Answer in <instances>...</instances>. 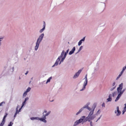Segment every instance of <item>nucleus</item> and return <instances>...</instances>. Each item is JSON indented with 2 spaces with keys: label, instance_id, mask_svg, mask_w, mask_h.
<instances>
[{
  "label": "nucleus",
  "instance_id": "obj_1",
  "mask_svg": "<svg viewBox=\"0 0 126 126\" xmlns=\"http://www.w3.org/2000/svg\"><path fill=\"white\" fill-rule=\"evenodd\" d=\"M69 50V49H67L65 52L64 50L63 51L61 55L59 57L56 62V65H57L58 64H60L63 61L68 53Z\"/></svg>",
  "mask_w": 126,
  "mask_h": 126
},
{
  "label": "nucleus",
  "instance_id": "obj_2",
  "mask_svg": "<svg viewBox=\"0 0 126 126\" xmlns=\"http://www.w3.org/2000/svg\"><path fill=\"white\" fill-rule=\"evenodd\" d=\"M47 111L46 110H45L44 112L43 113V116H42V118H39L38 117H32L31 118V120H34L36 119L40 120L42 121V122L45 123H46L47 122L46 121V116H48L50 113V111H49L47 112Z\"/></svg>",
  "mask_w": 126,
  "mask_h": 126
},
{
  "label": "nucleus",
  "instance_id": "obj_3",
  "mask_svg": "<svg viewBox=\"0 0 126 126\" xmlns=\"http://www.w3.org/2000/svg\"><path fill=\"white\" fill-rule=\"evenodd\" d=\"M94 111V110H93L90 111L88 116L85 119L84 122H86L87 121L90 122V121L94 119L95 117V116L94 115H93Z\"/></svg>",
  "mask_w": 126,
  "mask_h": 126
},
{
  "label": "nucleus",
  "instance_id": "obj_4",
  "mask_svg": "<svg viewBox=\"0 0 126 126\" xmlns=\"http://www.w3.org/2000/svg\"><path fill=\"white\" fill-rule=\"evenodd\" d=\"M44 36V33L42 34L37 39V42L36 43V45L35 47V50H36L39 46V44L41 41L42 40Z\"/></svg>",
  "mask_w": 126,
  "mask_h": 126
},
{
  "label": "nucleus",
  "instance_id": "obj_5",
  "mask_svg": "<svg viewBox=\"0 0 126 126\" xmlns=\"http://www.w3.org/2000/svg\"><path fill=\"white\" fill-rule=\"evenodd\" d=\"M85 117L84 116L81 117V118L78 120H77L74 123L73 126H76L82 122L85 118Z\"/></svg>",
  "mask_w": 126,
  "mask_h": 126
},
{
  "label": "nucleus",
  "instance_id": "obj_6",
  "mask_svg": "<svg viewBox=\"0 0 126 126\" xmlns=\"http://www.w3.org/2000/svg\"><path fill=\"white\" fill-rule=\"evenodd\" d=\"M123 83H121V84L119 85V87L117 88V91L118 92V93L119 94L121 93H122V94H123V93L124 90H123V91H122V89L123 87Z\"/></svg>",
  "mask_w": 126,
  "mask_h": 126
},
{
  "label": "nucleus",
  "instance_id": "obj_7",
  "mask_svg": "<svg viewBox=\"0 0 126 126\" xmlns=\"http://www.w3.org/2000/svg\"><path fill=\"white\" fill-rule=\"evenodd\" d=\"M85 81L84 82V84L83 85V88L80 90V91H82L85 88V87L86 85H87L88 80L87 79V75H86L85 77Z\"/></svg>",
  "mask_w": 126,
  "mask_h": 126
},
{
  "label": "nucleus",
  "instance_id": "obj_8",
  "mask_svg": "<svg viewBox=\"0 0 126 126\" xmlns=\"http://www.w3.org/2000/svg\"><path fill=\"white\" fill-rule=\"evenodd\" d=\"M81 70H79L78 72L76 73L74 76L73 78H76L78 77L79 75L80 74L81 71Z\"/></svg>",
  "mask_w": 126,
  "mask_h": 126
},
{
  "label": "nucleus",
  "instance_id": "obj_9",
  "mask_svg": "<svg viewBox=\"0 0 126 126\" xmlns=\"http://www.w3.org/2000/svg\"><path fill=\"white\" fill-rule=\"evenodd\" d=\"M117 111H115V113H117V116L119 115L121 113L120 111L119 110V107H117Z\"/></svg>",
  "mask_w": 126,
  "mask_h": 126
},
{
  "label": "nucleus",
  "instance_id": "obj_10",
  "mask_svg": "<svg viewBox=\"0 0 126 126\" xmlns=\"http://www.w3.org/2000/svg\"><path fill=\"white\" fill-rule=\"evenodd\" d=\"M118 94V95L117 97H116V98L115 100V101L116 102L120 98V97L121 95L122 94V93H120Z\"/></svg>",
  "mask_w": 126,
  "mask_h": 126
},
{
  "label": "nucleus",
  "instance_id": "obj_11",
  "mask_svg": "<svg viewBox=\"0 0 126 126\" xmlns=\"http://www.w3.org/2000/svg\"><path fill=\"white\" fill-rule=\"evenodd\" d=\"M75 50V47H74L72 50L70 51L69 53V55H71L74 52V51Z\"/></svg>",
  "mask_w": 126,
  "mask_h": 126
},
{
  "label": "nucleus",
  "instance_id": "obj_12",
  "mask_svg": "<svg viewBox=\"0 0 126 126\" xmlns=\"http://www.w3.org/2000/svg\"><path fill=\"white\" fill-rule=\"evenodd\" d=\"M112 95L111 94H110L109 95V98L107 99V100L108 101H110L112 100Z\"/></svg>",
  "mask_w": 126,
  "mask_h": 126
},
{
  "label": "nucleus",
  "instance_id": "obj_13",
  "mask_svg": "<svg viewBox=\"0 0 126 126\" xmlns=\"http://www.w3.org/2000/svg\"><path fill=\"white\" fill-rule=\"evenodd\" d=\"M86 107H85L84 106V107H83V108L79 110V111L76 114V115H77L78 114H79L82 110H83V109L84 108H85Z\"/></svg>",
  "mask_w": 126,
  "mask_h": 126
},
{
  "label": "nucleus",
  "instance_id": "obj_14",
  "mask_svg": "<svg viewBox=\"0 0 126 126\" xmlns=\"http://www.w3.org/2000/svg\"><path fill=\"white\" fill-rule=\"evenodd\" d=\"M7 115H8V114L7 113H6L5 114V115L3 117V119H2V120L5 121V118L6 117H7Z\"/></svg>",
  "mask_w": 126,
  "mask_h": 126
},
{
  "label": "nucleus",
  "instance_id": "obj_15",
  "mask_svg": "<svg viewBox=\"0 0 126 126\" xmlns=\"http://www.w3.org/2000/svg\"><path fill=\"white\" fill-rule=\"evenodd\" d=\"M5 122V121L2 120L1 123L0 124V126H3L4 125Z\"/></svg>",
  "mask_w": 126,
  "mask_h": 126
},
{
  "label": "nucleus",
  "instance_id": "obj_16",
  "mask_svg": "<svg viewBox=\"0 0 126 126\" xmlns=\"http://www.w3.org/2000/svg\"><path fill=\"white\" fill-rule=\"evenodd\" d=\"M112 96L113 97H114L117 95V92H115L112 93Z\"/></svg>",
  "mask_w": 126,
  "mask_h": 126
},
{
  "label": "nucleus",
  "instance_id": "obj_17",
  "mask_svg": "<svg viewBox=\"0 0 126 126\" xmlns=\"http://www.w3.org/2000/svg\"><path fill=\"white\" fill-rule=\"evenodd\" d=\"M52 79V77H50L47 80V81L46 82V83H47L48 82H50V79Z\"/></svg>",
  "mask_w": 126,
  "mask_h": 126
},
{
  "label": "nucleus",
  "instance_id": "obj_18",
  "mask_svg": "<svg viewBox=\"0 0 126 126\" xmlns=\"http://www.w3.org/2000/svg\"><path fill=\"white\" fill-rule=\"evenodd\" d=\"M13 124V123H12L11 122H10L8 125V126H12Z\"/></svg>",
  "mask_w": 126,
  "mask_h": 126
},
{
  "label": "nucleus",
  "instance_id": "obj_19",
  "mask_svg": "<svg viewBox=\"0 0 126 126\" xmlns=\"http://www.w3.org/2000/svg\"><path fill=\"white\" fill-rule=\"evenodd\" d=\"M31 88L30 87H28L26 90V92L27 93L29 92L31 90Z\"/></svg>",
  "mask_w": 126,
  "mask_h": 126
},
{
  "label": "nucleus",
  "instance_id": "obj_20",
  "mask_svg": "<svg viewBox=\"0 0 126 126\" xmlns=\"http://www.w3.org/2000/svg\"><path fill=\"white\" fill-rule=\"evenodd\" d=\"M27 94V92L25 91L24 93L23 94V97H25L26 95Z\"/></svg>",
  "mask_w": 126,
  "mask_h": 126
},
{
  "label": "nucleus",
  "instance_id": "obj_21",
  "mask_svg": "<svg viewBox=\"0 0 126 126\" xmlns=\"http://www.w3.org/2000/svg\"><path fill=\"white\" fill-rule=\"evenodd\" d=\"M116 86H114L113 87L111 88L110 89V90L111 91H112L116 88Z\"/></svg>",
  "mask_w": 126,
  "mask_h": 126
},
{
  "label": "nucleus",
  "instance_id": "obj_22",
  "mask_svg": "<svg viewBox=\"0 0 126 126\" xmlns=\"http://www.w3.org/2000/svg\"><path fill=\"white\" fill-rule=\"evenodd\" d=\"M82 42L80 40L78 44L79 46H80Z\"/></svg>",
  "mask_w": 126,
  "mask_h": 126
},
{
  "label": "nucleus",
  "instance_id": "obj_23",
  "mask_svg": "<svg viewBox=\"0 0 126 126\" xmlns=\"http://www.w3.org/2000/svg\"><path fill=\"white\" fill-rule=\"evenodd\" d=\"M45 29H44V28H43L40 31V33L42 32Z\"/></svg>",
  "mask_w": 126,
  "mask_h": 126
},
{
  "label": "nucleus",
  "instance_id": "obj_24",
  "mask_svg": "<svg viewBox=\"0 0 126 126\" xmlns=\"http://www.w3.org/2000/svg\"><path fill=\"white\" fill-rule=\"evenodd\" d=\"M45 26H46V24L45 22L44 21V23H43V28H44V29H45Z\"/></svg>",
  "mask_w": 126,
  "mask_h": 126
},
{
  "label": "nucleus",
  "instance_id": "obj_25",
  "mask_svg": "<svg viewBox=\"0 0 126 126\" xmlns=\"http://www.w3.org/2000/svg\"><path fill=\"white\" fill-rule=\"evenodd\" d=\"M26 102L25 101H24V102H23V103H22V107H23V106H24V105L25 104Z\"/></svg>",
  "mask_w": 126,
  "mask_h": 126
},
{
  "label": "nucleus",
  "instance_id": "obj_26",
  "mask_svg": "<svg viewBox=\"0 0 126 126\" xmlns=\"http://www.w3.org/2000/svg\"><path fill=\"white\" fill-rule=\"evenodd\" d=\"M83 47L82 46H81L80 47V48H79V50H78V51H80L82 49Z\"/></svg>",
  "mask_w": 126,
  "mask_h": 126
},
{
  "label": "nucleus",
  "instance_id": "obj_27",
  "mask_svg": "<svg viewBox=\"0 0 126 126\" xmlns=\"http://www.w3.org/2000/svg\"><path fill=\"white\" fill-rule=\"evenodd\" d=\"M126 69V65L124 67H123V70L124 71Z\"/></svg>",
  "mask_w": 126,
  "mask_h": 126
},
{
  "label": "nucleus",
  "instance_id": "obj_28",
  "mask_svg": "<svg viewBox=\"0 0 126 126\" xmlns=\"http://www.w3.org/2000/svg\"><path fill=\"white\" fill-rule=\"evenodd\" d=\"M122 75L121 74H120L119 75H118V77H117V79L119 78Z\"/></svg>",
  "mask_w": 126,
  "mask_h": 126
},
{
  "label": "nucleus",
  "instance_id": "obj_29",
  "mask_svg": "<svg viewBox=\"0 0 126 126\" xmlns=\"http://www.w3.org/2000/svg\"><path fill=\"white\" fill-rule=\"evenodd\" d=\"M126 111V109H124L123 111V114H124L125 112Z\"/></svg>",
  "mask_w": 126,
  "mask_h": 126
},
{
  "label": "nucleus",
  "instance_id": "obj_30",
  "mask_svg": "<svg viewBox=\"0 0 126 126\" xmlns=\"http://www.w3.org/2000/svg\"><path fill=\"white\" fill-rule=\"evenodd\" d=\"M29 98L28 97L26 98L25 99L24 101H25L26 102V101Z\"/></svg>",
  "mask_w": 126,
  "mask_h": 126
},
{
  "label": "nucleus",
  "instance_id": "obj_31",
  "mask_svg": "<svg viewBox=\"0 0 126 126\" xmlns=\"http://www.w3.org/2000/svg\"><path fill=\"white\" fill-rule=\"evenodd\" d=\"M85 39V37H84L82 39L80 40L82 42V41H84Z\"/></svg>",
  "mask_w": 126,
  "mask_h": 126
},
{
  "label": "nucleus",
  "instance_id": "obj_32",
  "mask_svg": "<svg viewBox=\"0 0 126 126\" xmlns=\"http://www.w3.org/2000/svg\"><path fill=\"white\" fill-rule=\"evenodd\" d=\"M19 112V111H18L17 108H16V112H17V113H18Z\"/></svg>",
  "mask_w": 126,
  "mask_h": 126
},
{
  "label": "nucleus",
  "instance_id": "obj_33",
  "mask_svg": "<svg viewBox=\"0 0 126 126\" xmlns=\"http://www.w3.org/2000/svg\"><path fill=\"white\" fill-rule=\"evenodd\" d=\"M115 82H114L112 84V86H114L115 85Z\"/></svg>",
  "mask_w": 126,
  "mask_h": 126
},
{
  "label": "nucleus",
  "instance_id": "obj_34",
  "mask_svg": "<svg viewBox=\"0 0 126 126\" xmlns=\"http://www.w3.org/2000/svg\"><path fill=\"white\" fill-rule=\"evenodd\" d=\"M87 109L89 110H91V108H90L89 107H87Z\"/></svg>",
  "mask_w": 126,
  "mask_h": 126
},
{
  "label": "nucleus",
  "instance_id": "obj_35",
  "mask_svg": "<svg viewBox=\"0 0 126 126\" xmlns=\"http://www.w3.org/2000/svg\"><path fill=\"white\" fill-rule=\"evenodd\" d=\"M17 112H16L15 114V115H14V117H16V116L17 114Z\"/></svg>",
  "mask_w": 126,
  "mask_h": 126
},
{
  "label": "nucleus",
  "instance_id": "obj_36",
  "mask_svg": "<svg viewBox=\"0 0 126 126\" xmlns=\"http://www.w3.org/2000/svg\"><path fill=\"white\" fill-rule=\"evenodd\" d=\"M124 71V70H122L120 74H121L122 75V74L123 73Z\"/></svg>",
  "mask_w": 126,
  "mask_h": 126
},
{
  "label": "nucleus",
  "instance_id": "obj_37",
  "mask_svg": "<svg viewBox=\"0 0 126 126\" xmlns=\"http://www.w3.org/2000/svg\"><path fill=\"white\" fill-rule=\"evenodd\" d=\"M3 102H1V103H0V106H2V104H3Z\"/></svg>",
  "mask_w": 126,
  "mask_h": 126
},
{
  "label": "nucleus",
  "instance_id": "obj_38",
  "mask_svg": "<svg viewBox=\"0 0 126 126\" xmlns=\"http://www.w3.org/2000/svg\"><path fill=\"white\" fill-rule=\"evenodd\" d=\"M125 107L124 108V109H126V103L125 104Z\"/></svg>",
  "mask_w": 126,
  "mask_h": 126
},
{
  "label": "nucleus",
  "instance_id": "obj_39",
  "mask_svg": "<svg viewBox=\"0 0 126 126\" xmlns=\"http://www.w3.org/2000/svg\"><path fill=\"white\" fill-rule=\"evenodd\" d=\"M3 38H0V42L1 41V40H0V39H3ZM1 43L0 42V46L1 45Z\"/></svg>",
  "mask_w": 126,
  "mask_h": 126
},
{
  "label": "nucleus",
  "instance_id": "obj_40",
  "mask_svg": "<svg viewBox=\"0 0 126 126\" xmlns=\"http://www.w3.org/2000/svg\"><path fill=\"white\" fill-rule=\"evenodd\" d=\"M105 103H103V104L102 105V106L105 107Z\"/></svg>",
  "mask_w": 126,
  "mask_h": 126
},
{
  "label": "nucleus",
  "instance_id": "obj_41",
  "mask_svg": "<svg viewBox=\"0 0 126 126\" xmlns=\"http://www.w3.org/2000/svg\"><path fill=\"white\" fill-rule=\"evenodd\" d=\"M22 107H22V106H21V108L19 110V111H20V110H21V109H22Z\"/></svg>",
  "mask_w": 126,
  "mask_h": 126
},
{
  "label": "nucleus",
  "instance_id": "obj_42",
  "mask_svg": "<svg viewBox=\"0 0 126 126\" xmlns=\"http://www.w3.org/2000/svg\"><path fill=\"white\" fill-rule=\"evenodd\" d=\"M49 100L51 102H52V101H53V100H52V99H51V98H50V99H49Z\"/></svg>",
  "mask_w": 126,
  "mask_h": 126
},
{
  "label": "nucleus",
  "instance_id": "obj_43",
  "mask_svg": "<svg viewBox=\"0 0 126 126\" xmlns=\"http://www.w3.org/2000/svg\"><path fill=\"white\" fill-rule=\"evenodd\" d=\"M92 122H90V125L91 126H93V125H92Z\"/></svg>",
  "mask_w": 126,
  "mask_h": 126
},
{
  "label": "nucleus",
  "instance_id": "obj_44",
  "mask_svg": "<svg viewBox=\"0 0 126 126\" xmlns=\"http://www.w3.org/2000/svg\"><path fill=\"white\" fill-rule=\"evenodd\" d=\"M28 71H27V72L26 73H25V75H26L28 74Z\"/></svg>",
  "mask_w": 126,
  "mask_h": 126
},
{
  "label": "nucleus",
  "instance_id": "obj_45",
  "mask_svg": "<svg viewBox=\"0 0 126 126\" xmlns=\"http://www.w3.org/2000/svg\"><path fill=\"white\" fill-rule=\"evenodd\" d=\"M55 65V63H54V65L52 66V67H53Z\"/></svg>",
  "mask_w": 126,
  "mask_h": 126
},
{
  "label": "nucleus",
  "instance_id": "obj_46",
  "mask_svg": "<svg viewBox=\"0 0 126 126\" xmlns=\"http://www.w3.org/2000/svg\"><path fill=\"white\" fill-rule=\"evenodd\" d=\"M100 119V117L99 118H98V119H97V120L96 121V122H97V121L98 120H99V119Z\"/></svg>",
  "mask_w": 126,
  "mask_h": 126
},
{
  "label": "nucleus",
  "instance_id": "obj_47",
  "mask_svg": "<svg viewBox=\"0 0 126 126\" xmlns=\"http://www.w3.org/2000/svg\"><path fill=\"white\" fill-rule=\"evenodd\" d=\"M99 111H100V110H98V111L97 112H98Z\"/></svg>",
  "mask_w": 126,
  "mask_h": 126
}]
</instances>
